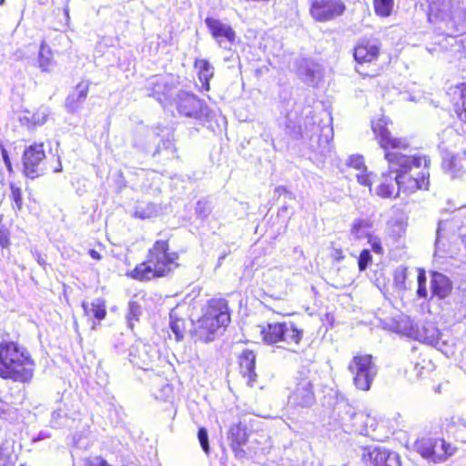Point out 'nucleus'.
Returning <instances> with one entry per match:
<instances>
[{"mask_svg":"<svg viewBox=\"0 0 466 466\" xmlns=\"http://www.w3.org/2000/svg\"><path fill=\"white\" fill-rule=\"evenodd\" d=\"M387 125L388 119L380 117L372 122L371 127L380 147L385 151L390 173L396 174L394 181L398 190L413 193L418 189H428L430 159L426 156H409L400 152L410 144L406 138L392 137Z\"/></svg>","mask_w":466,"mask_h":466,"instance_id":"1","label":"nucleus"},{"mask_svg":"<svg viewBox=\"0 0 466 466\" xmlns=\"http://www.w3.org/2000/svg\"><path fill=\"white\" fill-rule=\"evenodd\" d=\"M35 371V361L26 350L15 342L0 343V377L16 382H29Z\"/></svg>","mask_w":466,"mask_h":466,"instance_id":"2","label":"nucleus"},{"mask_svg":"<svg viewBox=\"0 0 466 466\" xmlns=\"http://www.w3.org/2000/svg\"><path fill=\"white\" fill-rule=\"evenodd\" d=\"M177 253L168 252V244L164 240H157L149 249L147 259L137 265L130 273L137 280H150L154 278L165 277L177 267Z\"/></svg>","mask_w":466,"mask_h":466,"instance_id":"3","label":"nucleus"},{"mask_svg":"<svg viewBox=\"0 0 466 466\" xmlns=\"http://www.w3.org/2000/svg\"><path fill=\"white\" fill-rule=\"evenodd\" d=\"M230 321L228 302L223 299H212L208 301L204 315L196 324V334L206 342L214 339L216 331L226 327Z\"/></svg>","mask_w":466,"mask_h":466,"instance_id":"4","label":"nucleus"},{"mask_svg":"<svg viewBox=\"0 0 466 466\" xmlns=\"http://www.w3.org/2000/svg\"><path fill=\"white\" fill-rule=\"evenodd\" d=\"M397 331L409 338L431 345L442 351L446 355L448 351L444 349L446 341L443 335L432 323H417L408 317H401L397 322Z\"/></svg>","mask_w":466,"mask_h":466,"instance_id":"5","label":"nucleus"},{"mask_svg":"<svg viewBox=\"0 0 466 466\" xmlns=\"http://www.w3.org/2000/svg\"><path fill=\"white\" fill-rule=\"evenodd\" d=\"M259 333L263 341L269 345L283 342L288 346H298L303 337V330L299 329L291 321L268 323L267 326H260Z\"/></svg>","mask_w":466,"mask_h":466,"instance_id":"6","label":"nucleus"},{"mask_svg":"<svg viewBox=\"0 0 466 466\" xmlns=\"http://www.w3.org/2000/svg\"><path fill=\"white\" fill-rule=\"evenodd\" d=\"M348 370L352 376L354 386L363 391H368L377 374L378 367L370 354H358L348 364Z\"/></svg>","mask_w":466,"mask_h":466,"instance_id":"7","label":"nucleus"},{"mask_svg":"<svg viewBox=\"0 0 466 466\" xmlns=\"http://www.w3.org/2000/svg\"><path fill=\"white\" fill-rule=\"evenodd\" d=\"M316 401L313 382L309 371L299 370L289 388V405L296 410L309 409Z\"/></svg>","mask_w":466,"mask_h":466,"instance_id":"8","label":"nucleus"},{"mask_svg":"<svg viewBox=\"0 0 466 466\" xmlns=\"http://www.w3.org/2000/svg\"><path fill=\"white\" fill-rule=\"evenodd\" d=\"M24 174L26 177L34 179L46 171V153L44 144H33L24 150L22 156Z\"/></svg>","mask_w":466,"mask_h":466,"instance_id":"9","label":"nucleus"},{"mask_svg":"<svg viewBox=\"0 0 466 466\" xmlns=\"http://www.w3.org/2000/svg\"><path fill=\"white\" fill-rule=\"evenodd\" d=\"M177 107L181 115L201 122L207 121L210 116V110L205 103L195 95L185 91L177 94Z\"/></svg>","mask_w":466,"mask_h":466,"instance_id":"10","label":"nucleus"},{"mask_svg":"<svg viewBox=\"0 0 466 466\" xmlns=\"http://www.w3.org/2000/svg\"><path fill=\"white\" fill-rule=\"evenodd\" d=\"M305 134L309 137V147L312 151L319 155L320 157H327L330 154L333 128L329 123L322 126L313 125L310 130L306 129Z\"/></svg>","mask_w":466,"mask_h":466,"instance_id":"11","label":"nucleus"},{"mask_svg":"<svg viewBox=\"0 0 466 466\" xmlns=\"http://www.w3.org/2000/svg\"><path fill=\"white\" fill-rule=\"evenodd\" d=\"M345 9L341 0H312L310 15L318 22H327L340 16Z\"/></svg>","mask_w":466,"mask_h":466,"instance_id":"12","label":"nucleus"},{"mask_svg":"<svg viewBox=\"0 0 466 466\" xmlns=\"http://www.w3.org/2000/svg\"><path fill=\"white\" fill-rule=\"evenodd\" d=\"M362 460L369 466H400V457L396 452L380 446L365 447Z\"/></svg>","mask_w":466,"mask_h":466,"instance_id":"13","label":"nucleus"},{"mask_svg":"<svg viewBox=\"0 0 466 466\" xmlns=\"http://www.w3.org/2000/svg\"><path fill=\"white\" fill-rule=\"evenodd\" d=\"M205 24L219 46L230 50L236 39V33L232 27L228 24L222 23L220 20L211 17L206 18Z\"/></svg>","mask_w":466,"mask_h":466,"instance_id":"14","label":"nucleus"},{"mask_svg":"<svg viewBox=\"0 0 466 466\" xmlns=\"http://www.w3.org/2000/svg\"><path fill=\"white\" fill-rule=\"evenodd\" d=\"M147 86L151 90L150 96L163 103L170 96L175 86V80L172 76H154L147 79Z\"/></svg>","mask_w":466,"mask_h":466,"instance_id":"15","label":"nucleus"},{"mask_svg":"<svg viewBox=\"0 0 466 466\" xmlns=\"http://www.w3.org/2000/svg\"><path fill=\"white\" fill-rule=\"evenodd\" d=\"M380 49L377 40H361L354 49V57L358 63H370L378 58Z\"/></svg>","mask_w":466,"mask_h":466,"instance_id":"16","label":"nucleus"},{"mask_svg":"<svg viewBox=\"0 0 466 466\" xmlns=\"http://www.w3.org/2000/svg\"><path fill=\"white\" fill-rule=\"evenodd\" d=\"M348 165L357 170L355 177L357 181L369 188L370 192L372 193V183L375 175L372 172H369L362 156H350L348 160Z\"/></svg>","mask_w":466,"mask_h":466,"instance_id":"17","label":"nucleus"},{"mask_svg":"<svg viewBox=\"0 0 466 466\" xmlns=\"http://www.w3.org/2000/svg\"><path fill=\"white\" fill-rule=\"evenodd\" d=\"M150 346L142 342L134 344L129 350V360L142 370H147L153 356L150 354Z\"/></svg>","mask_w":466,"mask_h":466,"instance_id":"18","label":"nucleus"},{"mask_svg":"<svg viewBox=\"0 0 466 466\" xmlns=\"http://www.w3.org/2000/svg\"><path fill=\"white\" fill-rule=\"evenodd\" d=\"M297 74L303 82L314 85L320 76L319 66L310 59L300 58L297 61Z\"/></svg>","mask_w":466,"mask_h":466,"instance_id":"19","label":"nucleus"},{"mask_svg":"<svg viewBox=\"0 0 466 466\" xmlns=\"http://www.w3.org/2000/svg\"><path fill=\"white\" fill-rule=\"evenodd\" d=\"M89 91V83L87 81L80 82L76 88L68 95L66 100V107L68 112H76L85 102Z\"/></svg>","mask_w":466,"mask_h":466,"instance_id":"20","label":"nucleus"},{"mask_svg":"<svg viewBox=\"0 0 466 466\" xmlns=\"http://www.w3.org/2000/svg\"><path fill=\"white\" fill-rule=\"evenodd\" d=\"M238 362L240 373L243 375V377H247L248 383L252 385L257 378V374L255 372L256 355L254 351L250 350H243L239 356Z\"/></svg>","mask_w":466,"mask_h":466,"instance_id":"21","label":"nucleus"},{"mask_svg":"<svg viewBox=\"0 0 466 466\" xmlns=\"http://www.w3.org/2000/svg\"><path fill=\"white\" fill-rule=\"evenodd\" d=\"M451 289L452 285L448 277L439 272L431 274V289L433 296L444 299L451 293Z\"/></svg>","mask_w":466,"mask_h":466,"instance_id":"22","label":"nucleus"},{"mask_svg":"<svg viewBox=\"0 0 466 466\" xmlns=\"http://www.w3.org/2000/svg\"><path fill=\"white\" fill-rule=\"evenodd\" d=\"M443 168L458 176L466 171V151L462 150L456 154L447 155L443 159Z\"/></svg>","mask_w":466,"mask_h":466,"instance_id":"23","label":"nucleus"},{"mask_svg":"<svg viewBox=\"0 0 466 466\" xmlns=\"http://www.w3.org/2000/svg\"><path fill=\"white\" fill-rule=\"evenodd\" d=\"M392 173H383L381 176V182L374 189V194L383 198H389L397 197L399 194L398 186L394 178L391 177Z\"/></svg>","mask_w":466,"mask_h":466,"instance_id":"24","label":"nucleus"},{"mask_svg":"<svg viewBox=\"0 0 466 466\" xmlns=\"http://www.w3.org/2000/svg\"><path fill=\"white\" fill-rule=\"evenodd\" d=\"M195 67L198 71V79L202 84V88L209 90V80L214 76V67L206 59H196Z\"/></svg>","mask_w":466,"mask_h":466,"instance_id":"25","label":"nucleus"},{"mask_svg":"<svg viewBox=\"0 0 466 466\" xmlns=\"http://www.w3.org/2000/svg\"><path fill=\"white\" fill-rule=\"evenodd\" d=\"M454 449L443 439H434V449H432L431 461L434 463L443 461L452 455Z\"/></svg>","mask_w":466,"mask_h":466,"instance_id":"26","label":"nucleus"},{"mask_svg":"<svg viewBox=\"0 0 466 466\" xmlns=\"http://www.w3.org/2000/svg\"><path fill=\"white\" fill-rule=\"evenodd\" d=\"M82 307L87 317H93L98 321L106 317V305L104 300L100 299H96L91 303L83 302Z\"/></svg>","mask_w":466,"mask_h":466,"instance_id":"27","label":"nucleus"},{"mask_svg":"<svg viewBox=\"0 0 466 466\" xmlns=\"http://www.w3.org/2000/svg\"><path fill=\"white\" fill-rule=\"evenodd\" d=\"M230 435L232 439L231 448L235 456L238 459L243 458L246 452L241 448V444L245 442V432L238 425H234L230 428Z\"/></svg>","mask_w":466,"mask_h":466,"instance_id":"28","label":"nucleus"},{"mask_svg":"<svg viewBox=\"0 0 466 466\" xmlns=\"http://www.w3.org/2000/svg\"><path fill=\"white\" fill-rule=\"evenodd\" d=\"M371 223L369 219L357 218L352 222L350 234L357 239L367 238L370 233Z\"/></svg>","mask_w":466,"mask_h":466,"instance_id":"29","label":"nucleus"},{"mask_svg":"<svg viewBox=\"0 0 466 466\" xmlns=\"http://www.w3.org/2000/svg\"><path fill=\"white\" fill-rule=\"evenodd\" d=\"M50 115V109L47 106H40L35 112L30 116H25L21 119L22 122L31 124L34 127L44 125Z\"/></svg>","mask_w":466,"mask_h":466,"instance_id":"30","label":"nucleus"},{"mask_svg":"<svg viewBox=\"0 0 466 466\" xmlns=\"http://www.w3.org/2000/svg\"><path fill=\"white\" fill-rule=\"evenodd\" d=\"M38 65L42 71L45 72L51 71L55 66L51 49L45 44H42L40 46L38 54Z\"/></svg>","mask_w":466,"mask_h":466,"instance_id":"31","label":"nucleus"},{"mask_svg":"<svg viewBox=\"0 0 466 466\" xmlns=\"http://www.w3.org/2000/svg\"><path fill=\"white\" fill-rule=\"evenodd\" d=\"M354 420L353 426L356 427V431L361 435H368L369 429L368 424L370 423V427L373 425L374 420L364 412H355L352 415Z\"/></svg>","mask_w":466,"mask_h":466,"instance_id":"32","label":"nucleus"},{"mask_svg":"<svg viewBox=\"0 0 466 466\" xmlns=\"http://www.w3.org/2000/svg\"><path fill=\"white\" fill-rule=\"evenodd\" d=\"M416 451L425 459L431 461L434 438L423 437L415 442Z\"/></svg>","mask_w":466,"mask_h":466,"instance_id":"33","label":"nucleus"},{"mask_svg":"<svg viewBox=\"0 0 466 466\" xmlns=\"http://www.w3.org/2000/svg\"><path fill=\"white\" fill-rule=\"evenodd\" d=\"M158 212L157 206L153 203H147L146 206H137L133 216L137 218L146 219L157 216Z\"/></svg>","mask_w":466,"mask_h":466,"instance_id":"34","label":"nucleus"},{"mask_svg":"<svg viewBox=\"0 0 466 466\" xmlns=\"http://www.w3.org/2000/svg\"><path fill=\"white\" fill-rule=\"evenodd\" d=\"M448 431L453 435V437L461 441L466 442V422L462 420L452 422L448 427Z\"/></svg>","mask_w":466,"mask_h":466,"instance_id":"35","label":"nucleus"},{"mask_svg":"<svg viewBox=\"0 0 466 466\" xmlns=\"http://www.w3.org/2000/svg\"><path fill=\"white\" fill-rule=\"evenodd\" d=\"M140 315H141L140 305L137 302L130 301L128 303L127 313L126 316L127 327L130 329H134L135 322L138 321Z\"/></svg>","mask_w":466,"mask_h":466,"instance_id":"36","label":"nucleus"},{"mask_svg":"<svg viewBox=\"0 0 466 466\" xmlns=\"http://www.w3.org/2000/svg\"><path fill=\"white\" fill-rule=\"evenodd\" d=\"M460 93V103L456 104V113L458 117L466 123V84L457 86Z\"/></svg>","mask_w":466,"mask_h":466,"instance_id":"37","label":"nucleus"},{"mask_svg":"<svg viewBox=\"0 0 466 466\" xmlns=\"http://www.w3.org/2000/svg\"><path fill=\"white\" fill-rule=\"evenodd\" d=\"M169 327L172 332L175 334L177 340H181L184 337V320L176 317L174 311H171L169 314Z\"/></svg>","mask_w":466,"mask_h":466,"instance_id":"38","label":"nucleus"},{"mask_svg":"<svg viewBox=\"0 0 466 466\" xmlns=\"http://www.w3.org/2000/svg\"><path fill=\"white\" fill-rule=\"evenodd\" d=\"M373 4L376 15L381 17H387L391 14L394 0H374Z\"/></svg>","mask_w":466,"mask_h":466,"instance_id":"39","label":"nucleus"},{"mask_svg":"<svg viewBox=\"0 0 466 466\" xmlns=\"http://www.w3.org/2000/svg\"><path fill=\"white\" fill-rule=\"evenodd\" d=\"M69 418L62 408H58L52 412L50 426L52 428H61L64 426H69Z\"/></svg>","mask_w":466,"mask_h":466,"instance_id":"40","label":"nucleus"},{"mask_svg":"<svg viewBox=\"0 0 466 466\" xmlns=\"http://www.w3.org/2000/svg\"><path fill=\"white\" fill-rule=\"evenodd\" d=\"M195 212L198 217L202 218H207L211 212L209 202L204 199L198 200L195 208Z\"/></svg>","mask_w":466,"mask_h":466,"instance_id":"41","label":"nucleus"},{"mask_svg":"<svg viewBox=\"0 0 466 466\" xmlns=\"http://www.w3.org/2000/svg\"><path fill=\"white\" fill-rule=\"evenodd\" d=\"M11 198L14 202V208L20 210L23 206V198L21 189L11 184Z\"/></svg>","mask_w":466,"mask_h":466,"instance_id":"42","label":"nucleus"},{"mask_svg":"<svg viewBox=\"0 0 466 466\" xmlns=\"http://www.w3.org/2000/svg\"><path fill=\"white\" fill-rule=\"evenodd\" d=\"M371 261V255L368 249H363L359 257L358 264L360 271L367 268L369 263Z\"/></svg>","mask_w":466,"mask_h":466,"instance_id":"43","label":"nucleus"},{"mask_svg":"<svg viewBox=\"0 0 466 466\" xmlns=\"http://www.w3.org/2000/svg\"><path fill=\"white\" fill-rule=\"evenodd\" d=\"M198 438L199 443H200L203 451L206 453H208L209 452V444H208V436L207 430L204 428H200L198 430Z\"/></svg>","mask_w":466,"mask_h":466,"instance_id":"44","label":"nucleus"},{"mask_svg":"<svg viewBox=\"0 0 466 466\" xmlns=\"http://www.w3.org/2000/svg\"><path fill=\"white\" fill-rule=\"evenodd\" d=\"M418 296L420 298L427 297V288H426V276L424 273H420L418 276Z\"/></svg>","mask_w":466,"mask_h":466,"instance_id":"45","label":"nucleus"},{"mask_svg":"<svg viewBox=\"0 0 466 466\" xmlns=\"http://www.w3.org/2000/svg\"><path fill=\"white\" fill-rule=\"evenodd\" d=\"M368 242L370 243L371 249L373 252L380 254L383 251V248L380 244V240L378 237L369 235L368 237Z\"/></svg>","mask_w":466,"mask_h":466,"instance_id":"46","label":"nucleus"},{"mask_svg":"<svg viewBox=\"0 0 466 466\" xmlns=\"http://www.w3.org/2000/svg\"><path fill=\"white\" fill-rule=\"evenodd\" d=\"M85 466H111L101 457H94L85 460Z\"/></svg>","mask_w":466,"mask_h":466,"instance_id":"47","label":"nucleus"},{"mask_svg":"<svg viewBox=\"0 0 466 466\" xmlns=\"http://www.w3.org/2000/svg\"><path fill=\"white\" fill-rule=\"evenodd\" d=\"M1 154H2V158L5 162V165L6 167V168L8 169L9 172L12 171V165H11V161H10V158H9V156H8V153L6 151V149H5L4 147L1 148Z\"/></svg>","mask_w":466,"mask_h":466,"instance_id":"48","label":"nucleus"},{"mask_svg":"<svg viewBox=\"0 0 466 466\" xmlns=\"http://www.w3.org/2000/svg\"><path fill=\"white\" fill-rule=\"evenodd\" d=\"M10 456L4 453L3 449L0 447V466H9Z\"/></svg>","mask_w":466,"mask_h":466,"instance_id":"49","label":"nucleus"},{"mask_svg":"<svg viewBox=\"0 0 466 466\" xmlns=\"http://www.w3.org/2000/svg\"><path fill=\"white\" fill-rule=\"evenodd\" d=\"M8 410H9V406L5 402H4L2 400H0V418H5Z\"/></svg>","mask_w":466,"mask_h":466,"instance_id":"50","label":"nucleus"},{"mask_svg":"<svg viewBox=\"0 0 466 466\" xmlns=\"http://www.w3.org/2000/svg\"><path fill=\"white\" fill-rule=\"evenodd\" d=\"M163 147L165 150L169 151L170 153H173L174 151V145L172 141L168 139L163 141Z\"/></svg>","mask_w":466,"mask_h":466,"instance_id":"51","label":"nucleus"},{"mask_svg":"<svg viewBox=\"0 0 466 466\" xmlns=\"http://www.w3.org/2000/svg\"><path fill=\"white\" fill-rule=\"evenodd\" d=\"M34 257L40 266H42V267L46 266V260L42 258V256L39 253H37V252L34 253Z\"/></svg>","mask_w":466,"mask_h":466,"instance_id":"52","label":"nucleus"},{"mask_svg":"<svg viewBox=\"0 0 466 466\" xmlns=\"http://www.w3.org/2000/svg\"><path fill=\"white\" fill-rule=\"evenodd\" d=\"M90 257L94 259H96V260H99L101 259V255L99 254V252H97L96 250L95 249H89L88 251Z\"/></svg>","mask_w":466,"mask_h":466,"instance_id":"53","label":"nucleus"},{"mask_svg":"<svg viewBox=\"0 0 466 466\" xmlns=\"http://www.w3.org/2000/svg\"><path fill=\"white\" fill-rule=\"evenodd\" d=\"M442 230V223L440 222L439 223V226H438V228H437V238H436V243H439L440 242V238H441V232Z\"/></svg>","mask_w":466,"mask_h":466,"instance_id":"54","label":"nucleus"},{"mask_svg":"<svg viewBox=\"0 0 466 466\" xmlns=\"http://www.w3.org/2000/svg\"><path fill=\"white\" fill-rule=\"evenodd\" d=\"M396 280H401V281H404V279H405V274H404V269H401V272H397L396 273Z\"/></svg>","mask_w":466,"mask_h":466,"instance_id":"55","label":"nucleus"},{"mask_svg":"<svg viewBox=\"0 0 466 466\" xmlns=\"http://www.w3.org/2000/svg\"><path fill=\"white\" fill-rule=\"evenodd\" d=\"M73 440H74V444L76 446V447H82V444H81V436L77 437V435H75L73 437Z\"/></svg>","mask_w":466,"mask_h":466,"instance_id":"56","label":"nucleus"},{"mask_svg":"<svg viewBox=\"0 0 466 466\" xmlns=\"http://www.w3.org/2000/svg\"><path fill=\"white\" fill-rule=\"evenodd\" d=\"M0 244L3 248L6 247L7 245V240L6 239H4L3 238H0Z\"/></svg>","mask_w":466,"mask_h":466,"instance_id":"57","label":"nucleus"},{"mask_svg":"<svg viewBox=\"0 0 466 466\" xmlns=\"http://www.w3.org/2000/svg\"><path fill=\"white\" fill-rule=\"evenodd\" d=\"M399 228H400V230H399V234H400L401 232H404V226L402 223H399Z\"/></svg>","mask_w":466,"mask_h":466,"instance_id":"58","label":"nucleus"},{"mask_svg":"<svg viewBox=\"0 0 466 466\" xmlns=\"http://www.w3.org/2000/svg\"><path fill=\"white\" fill-rule=\"evenodd\" d=\"M160 147H158L156 151L154 152L153 156H156L157 154H159L160 153Z\"/></svg>","mask_w":466,"mask_h":466,"instance_id":"59","label":"nucleus"},{"mask_svg":"<svg viewBox=\"0 0 466 466\" xmlns=\"http://www.w3.org/2000/svg\"><path fill=\"white\" fill-rule=\"evenodd\" d=\"M60 170H61V168H56L54 171H55V172H58V171H60Z\"/></svg>","mask_w":466,"mask_h":466,"instance_id":"60","label":"nucleus"},{"mask_svg":"<svg viewBox=\"0 0 466 466\" xmlns=\"http://www.w3.org/2000/svg\"><path fill=\"white\" fill-rule=\"evenodd\" d=\"M5 2V0H0V5H2Z\"/></svg>","mask_w":466,"mask_h":466,"instance_id":"61","label":"nucleus"},{"mask_svg":"<svg viewBox=\"0 0 466 466\" xmlns=\"http://www.w3.org/2000/svg\"><path fill=\"white\" fill-rule=\"evenodd\" d=\"M21 466H24V465H21Z\"/></svg>","mask_w":466,"mask_h":466,"instance_id":"62","label":"nucleus"}]
</instances>
